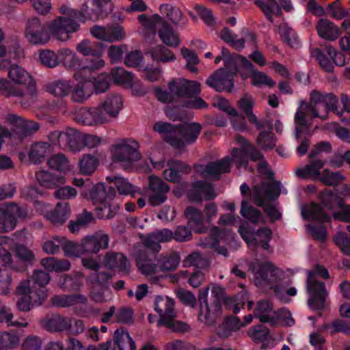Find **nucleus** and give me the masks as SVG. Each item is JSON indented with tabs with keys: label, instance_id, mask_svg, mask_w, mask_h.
<instances>
[{
	"label": "nucleus",
	"instance_id": "1",
	"mask_svg": "<svg viewBox=\"0 0 350 350\" xmlns=\"http://www.w3.org/2000/svg\"><path fill=\"white\" fill-rule=\"evenodd\" d=\"M338 100L333 94L323 93L316 90L310 93V102H301L295 115V130L297 136L308 131L309 120L318 118L325 120L329 111L338 116L342 114L338 107Z\"/></svg>",
	"mask_w": 350,
	"mask_h": 350
},
{
	"label": "nucleus",
	"instance_id": "2",
	"mask_svg": "<svg viewBox=\"0 0 350 350\" xmlns=\"http://www.w3.org/2000/svg\"><path fill=\"white\" fill-rule=\"evenodd\" d=\"M235 141L241 146V149L233 148L230 157H226L218 161L209 163L206 165H195L197 173L202 176H210L218 179L221 174L230 172L231 161L235 163L237 168H240L246 166L248 156L253 161H258L262 158L260 152L250 145L243 137L237 135Z\"/></svg>",
	"mask_w": 350,
	"mask_h": 350
},
{
	"label": "nucleus",
	"instance_id": "3",
	"mask_svg": "<svg viewBox=\"0 0 350 350\" xmlns=\"http://www.w3.org/2000/svg\"><path fill=\"white\" fill-rule=\"evenodd\" d=\"M168 90L157 89L156 96L159 100L170 103L180 98H193L201 92V85L196 81L183 78L172 79L168 84Z\"/></svg>",
	"mask_w": 350,
	"mask_h": 350
},
{
	"label": "nucleus",
	"instance_id": "4",
	"mask_svg": "<svg viewBox=\"0 0 350 350\" xmlns=\"http://www.w3.org/2000/svg\"><path fill=\"white\" fill-rule=\"evenodd\" d=\"M88 198L96 206V213L100 219H111L117 213L118 206L111 204L116 196L113 189L105 188L103 184H97L89 189Z\"/></svg>",
	"mask_w": 350,
	"mask_h": 350
},
{
	"label": "nucleus",
	"instance_id": "5",
	"mask_svg": "<svg viewBox=\"0 0 350 350\" xmlns=\"http://www.w3.org/2000/svg\"><path fill=\"white\" fill-rule=\"evenodd\" d=\"M256 286L265 289H270L279 299L283 298L284 283L283 272L272 263L265 262L259 265V269L255 273Z\"/></svg>",
	"mask_w": 350,
	"mask_h": 350
},
{
	"label": "nucleus",
	"instance_id": "6",
	"mask_svg": "<svg viewBox=\"0 0 350 350\" xmlns=\"http://www.w3.org/2000/svg\"><path fill=\"white\" fill-rule=\"evenodd\" d=\"M280 194L279 183H264L262 185H254L252 191V198L259 206H264V211L273 221L280 219V213L275 206L270 204Z\"/></svg>",
	"mask_w": 350,
	"mask_h": 350
},
{
	"label": "nucleus",
	"instance_id": "7",
	"mask_svg": "<svg viewBox=\"0 0 350 350\" xmlns=\"http://www.w3.org/2000/svg\"><path fill=\"white\" fill-rule=\"evenodd\" d=\"M319 278H328L329 273L323 267L317 265L312 271L309 272L307 279V289L310 295L308 301L309 307L312 310H321L324 307L327 291Z\"/></svg>",
	"mask_w": 350,
	"mask_h": 350
},
{
	"label": "nucleus",
	"instance_id": "8",
	"mask_svg": "<svg viewBox=\"0 0 350 350\" xmlns=\"http://www.w3.org/2000/svg\"><path fill=\"white\" fill-rule=\"evenodd\" d=\"M301 215L304 219L315 222L306 226L308 232L315 239L325 241L327 238V230L323 224L329 220V215L319 204L312 202L302 206Z\"/></svg>",
	"mask_w": 350,
	"mask_h": 350
},
{
	"label": "nucleus",
	"instance_id": "9",
	"mask_svg": "<svg viewBox=\"0 0 350 350\" xmlns=\"http://www.w3.org/2000/svg\"><path fill=\"white\" fill-rule=\"evenodd\" d=\"M138 148V143L134 139H120L111 148L112 161L120 163L124 169H129L141 158Z\"/></svg>",
	"mask_w": 350,
	"mask_h": 350
},
{
	"label": "nucleus",
	"instance_id": "10",
	"mask_svg": "<svg viewBox=\"0 0 350 350\" xmlns=\"http://www.w3.org/2000/svg\"><path fill=\"white\" fill-rule=\"evenodd\" d=\"M155 310L159 314L158 325H163L173 332H185L188 329L187 324L176 321L174 301L164 296H158L154 302Z\"/></svg>",
	"mask_w": 350,
	"mask_h": 350
},
{
	"label": "nucleus",
	"instance_id": "11",
	"mask_svg": "<svg viewBox=\"0 0 350 350\" xmlns=\"http://www.w3.org/2000/svg\"><path fill=\"white\" fill-rule=\"evenodd\" d=\"M79 27V23L68 15L57 16L47 23L50 36L61 42L70 40V34L77 32Z\"/></svg>",
	"mask_w": 350,
	"mask_h": 350
},
{
	"label": "nucleus",
	"instance_id": "12",
	"mask_svg": "<svg viewBox=\"0 0 350 350\" xmlns=\"http://www.w3.org/2000/svg\"><path fill=\"white\" fill-rule=\"evenodd\" d=\"M321 201L329 209H336L333 213L334 219L345 222H350V206L345 203L343 199L331 190L326 189L321 194Z\"/></svg>",
	"mask_w": 350,
	"mask_h": 350
},
{
	"label": "nucleus",
	"instance_id": "13",
	"mask_svg": "<svg viewBox=\"0 0 350 350\" xmlns=\"http://www.w3.org/2000/svg\"><path fill=\"white\" fill-rule=\"evenodd\" d=\"M24 34L26 40L33 45H44L51 40L48 28L36 17L27 21Z\"/></svg>",
	"mask_w": 350,
	"mask_h": 350
},
{
	"label": "nucleus",
	"instance_id": "14",
	"mask_svg": "<svg viewBox=\"0 0 350 350\" xmlns=\"http://www.w3.org/2000/svg\"><path fill=\"white\" fill-rule=\"evenodd\" d=\"M237 71V66L218 69L208 77L206 83L217 92H230L234 87L232 77L236 75Z\"/></svg>",
	"mask_w": 350,
	"mask_h": 350
},
{
	"label": "nucleus",
	"instance_id": "15",
	"mask_svg": "<svg viewBox=\"0 0 350 350\" xmlns=\"http://www.w3.org/2000/svg\"><path fill=\"white\" fill-rule=\"evenodd\" d=\"M26 215V208L15 204H10L0 208V232L13 230L16 226L17 219H23Z\"/></svg>",
	"mask_w": 350,
	"mask_h": 350
},
{
	"label": "nucleus",
	"instance_id": "16",
	"mask_svg": "<svg viewBox=\"0 0 350 350\" xmlns=\"http://www.w3.org/2000/svg\"><path fill=\"white\" fill-rule=\"evenodd\" d=\"M75 121L81 125L96 126L107 124L98 105L95 107H82L77 109L73 113Z\"/></svg>",
	"mask_w": 350,
	"mask_h": 350
},
{
	"label": "nucleus",
	"instance_id": "17",
	"mask_svg": "<svg viewBox=\"0 0 350 350\" xmlns=\"http://www.w3.org/2000/svg\"><path fill=\"white\" fill-rule=\"evenodd\" d=\"M239 232L252 250H256L258 247H261L264 250H267L269 247V242L272 234L269 228H262L256 232H250L245 227L241 226L239 228Z\"/></svg>",
	"mask_w": 350,
	"mask_h": 350
},
{
	"label": "nucleus",
	"instance_id": "18",
	"mask_svg": "<svg viewBox=\"0 0 350 350\" xmlns=\"http://www.w3.org/2000/svg\"><path fill=\"white\" fill-rule=\"evenodd\" d=\"M170 191V187L157 176H150L147 190L148 202L152 206H157L164 203Z\"/></svg>",
	"mask_w": 350,
	"mask_h": 350
},
{
	"label": "nucleus",
	"instance_id": "19",
	"mask_svg": "<svg viewBox=\"0 0 350 350\" xmlns=\"http://www.w3.org/2000/svg\"><path fill=\"white\" fill-rule=\"evenodd\" d=\"M8 77L14 83L25 86L30 95L36 94V83L31 75L23 67L16 64L12 65L8 71Z\"/></svg>",
	"mask_w": 350,
	"mask_h": 350
},
{
	"label": "nucleus",
	"instance_id": "20",
	"mask_svg": "<svg viewBox=\"0 0 350 350\" xmlns=\"http://www.w3.org/2000/svg\"><path fill=\"white\" fill-rule=\"evenodd\" d=\"M99 108L101 109L107 123L116 119L123 106V100L120 95L114 94L107 96L105 100L99 103Z\"/></svg>",
	"mask_w": 350,
	"mask_h": 350
},
{
	"label": "nucleus",
	"instance_id": "21",
	"mask_svg": "<svg viewBox=\"0 0 350 350\" xmlns=\"http://www.w3.org/2000/svg\"><path fill=\"white\" fill-rule=\"evenodd\" d=\"M111 345V342L107 341L100 344L98 347L90 346L85 349L81 341L74 338H69L67 348L65 347L62 341L55 340L49 342L45 345L44 350H109Z\"/></svg>",
	"mask_w": 350,
	"mask_h": 350
},
{
	"label": "nucleus",
	"instance_id": "22",
	"mask_svg": "<svg viewBox=\"0 0 350 350\" xmlns=\"http://www.w3.org/2000/svg\"><path fill=\"white\" fill-rule=\"evenodd\" d=\"M109 242V236L102 231H98L93 235L87 236L83 239L81 242L83 252L97 253L100 250L107 248Z\"/></svg>",
	"mask_w": 350,
	"mask_h": 350
},
{
	"label": "nucleus",
	"instance_id": "23",
	"mask_svg": "<svg viewBox=\"0 0 350 350\" xmlns=\"http://www.w3.org/2000/svg\"><path fill=\"white\" fill-rule=\"evenodd\" d=\"M201 131L202 126L198 123L180 124L176 128V135L177 140L183 142V148L185 144H192L196 142Z\"/></svg>",
	"mask_w": 350,
	"mask_h": 350
},
{
	"label": "nucleus",
	"instance_id": "24",
	"mask_svg": "<svg viewBox=\"0 0 350 350\" xmlns=\"http://www.w3.org/2000/svg\"><path fill=\"white\" fill-rule=\"evenodd\" d=\"M53 152L51 144L46 142H36L32 143L27 151V155L31 162L41 163Z\"/></svg>",
	"mask_w": 350,
	"mask_h": 350
},
{
	"label": "nucleus",
	"instance_id": "25",
	"mask_svg": "<svg viewBox=\"0 0 350 350\" xmlns=\"http://www.w3.org/2000/svg\"><path fill=\"white\" fill-rule=\"evenodd\" d=\"M135 261L138 269L146 276L152 277L161 273V267H159L157 259H152L144 252H140L137 255Z\"/></svg>",
	"mask_w": 350,
	"mask_h": 350
},
{
	"label": "nucleus",
	"instance_id": "26",
	"mask_svg": "<svg viewBox=\"0 0 350 350\" xmlns=\"http://www.w3.org/2000/svg\"><path fill=\"white\" fill-rule=\"evenodd\" d=\"M192 189L189 193V198L193 201L208 200L214 198L216 196L212 185L204 180L193 183Z\"/></svg>",
	"mask_w": 350,
	"mask_h": 350
},
{
	"label": "nucleus",
	"instance_id": "27",
	"mask_svg": "<svg viewBox=\"0 0 350 350\" xmlns=\"http://www.w3.org/2000/svg\"><path fill=\"white\" fill-rule=\"evenodd\" d=\"M317 31L319 37L328 41L336 40L341 34L340 28L326 18H321L317 22Z\"/></svg>",
	"mask_w": 350,
	"mask_h": 350
},
{
	"label": "nucleus",
	"instance_id": "28",
	"mask_svg": "<svg viewBox=\"0 0 350 350\" xmlns=\"http://www.w3.org/2000/svg\"><path fill=\"white\" fill-rule=\"evenodd\" d=\"M248 336L256 342H261L264 349L273 347L276 342L269 333V329L262 325H258L248 330Z\"/></svg>",
	"mask_w": 350,
	"mask_h": 350
},
{
	"label": "nucleus",
	"instance_id": "29",
	"mask_svg": "<svg viewBox=\"0 0 350 350\" xmlns=\"http://www.w3.org/2000/svg\"><path fill=\"white\" fill-rule=\"evenodd\" d=\"M176 128L171 124L158 122L153 126V130L163 134L165 139L172 146L177 148H182L183 143L180 140H177L176 138Z\"/></svg>",
	"mask_w": 350,
	"mask_h": 350
},
{
	"label": "nucleus",
	"instance_id": "30",
	"mask_svg": "<svg viewBox=\"0 0 350 350\" xmlns=\"http://www.w3.org/2000/svg\"><path fill=\"white\" fill-rule=\"evenodd\" d=\"M324 163L321 160H314L307 164L304 167H299L295 170L296 175L301 178H310L320 180L322 174L320 170L323 168Z\"/></svg>",
	"mask_w": 350,
	"mask_h": 350
},
{
	"label": "nucleus",
	"instance_id": "31",
	"mask_svg": "<svg viewBox=\"0 0 350 350\" xmlns=\"http://www.w3.org/2000/svg\"><path fill=\"white\" fill-rule=\"evenodd\" d=\"M104 263L109 269H117L126 273L130 268L127 258L122 253H107L105 256Z\"/></svg>",
	"mask_w": 350,
	"mask_h": 350
},
{
	"label": "nucleus",
	"instance_id": "32",
	"mask_svg": "<svg viewBox=\"0 0 350 350\" xmlns=\"http://www.w3.org/2000/svg\"><path fill=\"white\" fill-rule=\"evenodd\" d=\"M221 305L210 302L200 306L199 320L208 325L213 324L220 315Z\"/></svg>",
	"mask_w": 350,
	"mask_h": 350
},
{
	"label": "nucleus",
	"instance_id": "33",
	"mask_svg": "<svg viewBox=\"0 0 350 350\" xmlns=\"http://www.w3.org/2000/svg\"><path fill=\"white\" fill-rule=\"evenodd\" d=\"M163 175L165 180L170 182H177L179 180L181 173L188 172L189 168L186 164L176 160L170 161L167 164Z\"/></svg>",
	"mask_w": 350,
	"mask_h": 350
},
{
	"label": "nucleus",
	"instance_id": "34",
	"mask_svg": "<svg viewBox=\"0 0 350 350\" xmlns=\"http://www.w3.org/2000/svg\"><path fill=\"white\" fill-rule=\"evenodd\" d=\"M70 207L67 202H58L46 219L54 225H62L70 217Z\"/></svg>",
	"mask_w": 350,
	"mask_h": 350
},
{
	"label": "nucleus",
	"instance_id": "35",
	"mask_svg": "<svg viewBox=\"0 0 350 350\" xmlns=\"http://www.w3.org/2000/svg\"><path fill=\"white\" fill-rule=\"evenodd\" d=\"M72 319L67 317L55 315L47 319L44 324V327L51 332H61L68 331L70 328Z\"/></svg>",
	"mask_w": 350,
	"mask_h": 350
},
{
	"label": "nucleus",
	"instance_id": "36",
	"mask_svg": "<svg viewBox=\"0 0 350 350\" xmlns=\"http://www.w3.org/2000/svg\"><path fill=\"white\" fill-rule=\"evenodd\" d=\"M36 178L42 187L47 189H54L59 185L64 184L65 182V179L63 176L54 175L46 170L37 172L36 173Z\"/></svg>",
	"mask_w": 350,
	"mask_h": 350
},
{
	"label": "nucleus",
	"instance_id": "37",
	"mask_svg": "<svg viewBox=\"0 0 350 350\" xmlns=\"http://www.w3.org/2000/svg\"><path fill=\"white\" fill-rule=\"evenodd\" d=\"M93 93L90 81L84 80L75 85L72 91V99L77 103H82L91 96Z\"/></svg>",
	"mask_w": 350,
	"mask_h": 350
},
{
	"label": "nucleus",
	"instance_id": "38",
	"mask_svg": "<svg viewBox=\"0 0 350 350\" xmlns=\"http://www.w3.org/2000/svg\"><path fill=\"white\" fill-rule=\"evenodd\" d=\"M76 50L83 56L98 57L102 56L101 44L83 40L76 46Z\"/></svg>",
	"mask_w": 350,
	"mask_h": 350
},
{
	"label": "nucleus",
	"instance_id": "39",
	"mask_svg": "<svg viewBox=\"0 0 350 350\" xmlns=\"http://www.w3.org/2000/svg\"><path fill=\"white\" fill-rule=\"evenodd\" d=\"M185 214L189 220V223L196 232L202 233L204 232V215L200 210L193 206H189L186 208Z\"/></svg>",
	"mask_w": 350,
	"mask_h": 350
},
{
	"label": "nucleus",
	"instance_id": "40",
	"mask_svg": "<svg viewBox=\"0 0 350 350\" xmlns=\"http://www.w3.org/2000/svg\"><path fill=\"white\" fill-rule=\"evenodd\" d=\"M163 26L159 30V36L163 43L171 47H177L180 40L178 36L172 27L166 23H162Z\"/></svg>",
	"mask_w": 350,
	"mask_h": 350
},
{
	"label": "nucleus",
	"instance_id": "41",
	"mask_svg": "<svg viewBox=\"0 0 350 350\" xmlns=\"http://www.w3.org/2000/svg\"><path fill=\"white\" fill-rule=\"evenodd\" d=\"M255 3L271 22L273 21V14L275 16L282 15V8L275 0H256Z\"/></svg>",
	"mask_w": 350,
	"mask_h": 350
},
{
	"label": "nucleus",
	"instance_id": "42",
	"mask_svg": "<svg viewBox=\"0 0 350 350\" xmlns=\"http://www.w3.org/2000/svg\"><path fill=\"white\" fill-rule=\"evenodd\" d=\"M83 148V133L79 131L68 128L66 149L72 152H79Z\"/></svg>",
	"mask_w": 350,
	"mask_h": 350
},
{
	"label": "nucleus",
	"instance_id": "43",
	"mask_svg": "<svg viewBox=\"0 0 350 350\" xmlns=\"http://www.w3.org/2000/svg\"><path fill=\"white\" fill-rule=\"evenodd\" d=\"M107 180L113 183L118 191L121 195H133L135 191V187L126 178L120 176H109Z\"/></svg>",
	"mask_w": 350,
	"mask_h": 350
},
{
	"label": "nucleus",
	"instance_id": "44",
	"mask_svg": "<svg viewBox=\"0 0 350 350\" xmlns=\"http://www.w3.org/2000/svg\"><path fill=\"white\" fill-rule=\"evenodd\" d=\"M58 64L62 63L65 67L72 68L79 66V59L71 49L63 48L57 51Z\"/></svg>",
	"mask_w": 350,
	"mask_h": 350
},
{
	"label": "nucleus",
	"instance_id": "45",
	"mask_svg": "<svg viewBox=\"0 0 350 350\" xmlns=\"http://www.w3.org/2000/svg\"><path fill=\"white\" fill-rule=\"evenodd\" d=\"M99 164L98 159L94 155L85 154L79 160V167L81 174L90 175L93 174Z\"/></svg>",
	"mask_w": 350,
	"mask_h": 350
},
{
	"label": "nucleus",
	"instance_id": "46",
	"mask_svg": "<svg viewBox=\"0 0 350 350\" xmlns=\"http://www.w3.org/2000/svg\"><path fill=\"white\" fill-rule=\"evenodd\" d=\"M53 305L58 307H68L77 303L84 304L87 298L81 295L55 296L51 299Z\"/></svg>",
	"mask_w": 350,
	"mask_h": 350
},
{
	"label": "nucleus",
	"instance_id": "47",
	"mask_svg": "<svg viewBox=\"0 0 350 350\" xmlns=\"http://www.w3.org/2000/svg\"><path fill=\"white\" fill-rule=\"evenodd\" d=\"M157 262L161 267V273L171 271L176 269L180 262V257L176 253H172L168 255H161L157 258Z\"/></svg>",
	"mask_w": 350,
	"mask_h": 350
},
{
	"label": "nucleus",
	"instance_id": "48",
	"mask_svg": "<svg viewBox=\"0 0 350 350\" xmlns=\"http://www.w3.org/2000/svg\"><path fill=\"white\" fill-rule=\"evenodd\" d=\"M115 342L120 350H135V345L128 332L117 329L114 333Z\"/></svg>",
	"mask_w": 350,
	"mask_h": 350
},
{
	"label": "nucleus",
	"instance_id": "49",
	"mask_svg": "<svg viewBox=\"0 0 350 350\" xmlns=\"http://www.w3.org/2000/svg\"><path fill=\"white\" fill-rule=\"evenodd\" d=\"M70 90L71 85L67 81L58 80L50 83L46 85L47 92L57 97L67 96L70 92Z\"/></svg>",
	"mask_w": 350,
	"mask_h": 350
},
{
	"label": "nucleus",
	"instance_id": "50",
	"mask_svg": "<svg viewBox=\"0 0 350 350\" xmlns=\"http://www.w3.org/2000/svg\"><path fill=\"white\" fill-rule=\"evenodd\" d=\"M88 8L87 4H83L79 10L72 9L67 5H62L59 8V12L63 15L72 16L78 23H84L87 21Z\"/></svg>",
	"mask_w": 350,
	"mask_h": 350
},
{
	"label": "nucleus",
	"instance_id": "51",
	"mask_svg": "<svg viewBox=\"0 0 350 350\" xmlns=\"http://www.w3.org/2000/svg\"><path fill=\"white\" fill-rule=\"evenodd\" d=\"M241 215L254 224L262 223L263 217L261 213L252 206H248L247 202L243 200L241 202Z\"/></svg>",
	"mask_w": 350,
	"mask_h": 350
},
{
	"label": "nucleus",
	"instance_id": "52",
	"mask_svg": "<svg viewBox=\"0 0 350 350\" xmlns=\"http://www.w3.org/2000/svg\"><path fill=\"white\" fill-rule=\"evenodd\" d=\"M110 75L116 84L126 87L133 79V75L131 72H128L120 67L112 68Z\"/></svg>",
	"mask_w": 350,
	"mask_h": 350
},
{
	"label": "nucleus",
	"instance_id": "53",
	"mask_svg": "<svg viewBox=\"0 0 350 350\" xmlns=\"http://www.w3.org/2000/svg\"><path fill=\"white\" fill-rule=\"evenodd\" d=\"M160 12L174 24L178 25L183 19V14L181 10L170 4H163L160 6Z\"/></svg>",
	"mask_w": 350,
	"mask_h": 350
},
{
	"label": "nucleus",
	"instance_id": "54",
	"mask_svg": "<svg viewBox=\"0 0 350 350\" xmlns=\"http://www.w3.org/2000/svg\"><path fill=\"white\" fill-rule=\"evenodd\" d=\"M152 58L159 62H168L175 60L174 54L163 45H158L150 51Z\"/></svg>",
	"mask_w": 350,
	"mask_h": 350
},
{
	"label": "nucleus",
	"instance_id": "55",
	"mask_svg": "<svg viewBox=\"0 0 350 350\" xmlns=\"http://www.w3.org/2000/svg\"><path fill=\"white\" fill-rule=\"evenodd\" d=\"M271 310V306L267 300H260L258 301L254 310V317L259 319L261 322H269L271 321L270 312Z\"/></svg>",
	"mask_w": 350,
	"mask_h": 350
},
{
	"label": "nucleus",
	"instance_id": "56",
	"mask_svg": "<svg viewBox=\"0 0 350 350\" xmlns=\"http://www.w3.org/2000/svg\"><path fill=\"white\" fill-rule=\"evenodd\" d=\"M47 163L51 169L60 172L68 170L70 167L68 158L62 153L51 157Z\"/></svg>",
	"mask_w": 350,
	"mask_h": 350
},
{
	"label": "nucleus",
	"instance_id": "57",
	"mask_svg": "<svg viewBox=\"0 0 350 350\" xmlns=\"http://www.w3.org/2000/svg\"><path fill=\"white\" fill-rule=\"evenodd\" d=\"M68 129L64 131H53L49 133L47 138L51 144L62 149H66Z\"/></svg>",
	"mask_w": 350,
	"mask_h": 350
},
{
	"label": "nucleus",
	"instance_id": "58",
	"mask_svg": "<svg viewBox=\"0 0 350 350\" xmlns=\"http://www.w3.org/2000/svg\"><path fill=\"white\" fill-rule=\"evenodd\" d=\"M41 63L48 68H54L58 65L57 53L49 49H44L40 52Z\"/></svg>",
	"mask_w": 350,
	"mask_h": 350
},
{
	"label": "nucleus",
	"instance_id": "59",
	"mask_svg": "<svg viewBox=\"0 0 350 350\" xmlns=\"http://www.w3.org/2000/svg\"><path fill=\"white\" fill-rule=\"evenodd\" d=\"M252 72L251 79L254 85L272 87L275 85V82L265 73L257 70Z\"/></svg>",
	"mask_w": 350,
	"mask_h": 350
},
{
	"label": "nucleus",
	"instance_id": "60",
	"mask_svg": "<svg viewBox=\"0 0 350 350\" xmlns=\"http://www.w3.org/2000/svg\"><path fill=\"white\" fill-rule=\"evenodd\" d=\"M183 265L187 267H206L208 265L207 260L198 252H193L183 260Z\"/></svg>",
	"mask_w": 350,
	"mask_h": 350
},
{
	"label": "nucleus",
	"instance_id": "61",
	"mask_svg": "<svg viewBox=\"0 0 350 350\" xmlns=\"http://www.w3.org/2000/svg\"><path fill=\"white\" fill-rule=\"evenodd\" d=\"M64 237H55L51 240H47L42 244L43 251L48 254H55L59 252L62 247Z\"/></svg>",
	"mask_w": 350,
	"mask_h": 350
},
{
	"label": "nucleus",
	"instance_id": "62",
	"mask_svg": "<svg viewBox=\"0 0 350 350\" xmlns=\"http://www.w3.org/2000/svg\"><path fill=\"white\" fill-rule=\"evenodd\" d=\"M62 248L64 252L65 256H66L78 257L81 254H83L81 244L79 245L68 241L64 237Z\"/></svg>",
	"mask_w": 350,
	"mask_h": 350
},
{
	"label": "nucleus",
	"instance_id": "63",
	"mask_svg": "<svg viewBox=\"0 0 350 350\" xmlns=\"http://www.w3.org/2000/svg\"><path fill=\"white\" fill-rule=\"evenodd\" d=\"M344 179L343 175L339 172H330L328 170H325L320 178V181L328 185H334L338 184Z\"/></svg>",
	"mask_w": 350,
	"mask_h": 350
},
{
	"label": "nucleus",
	"instance_id": "64",
	"mask_svg": "<svg viewBox=\"0 0 350 350\" xmlns=\"http://www.w3.org/2000/svg\"><path fill=\"white\" fill-rule=\"evenodd\" d=\"M43 345L40 337L35 335L27 336L22 343V350H41Z\"/></svg>",
	"mask_w": 350,
	"mask_h": 350
}]
</instances>
